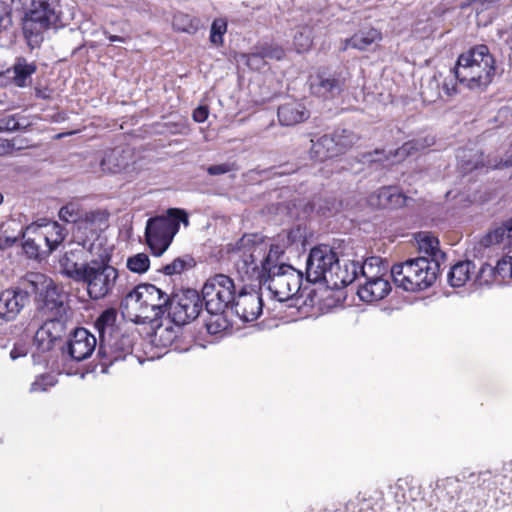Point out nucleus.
Masks as SVG:
<instances>
[{
    "label": "nucleus",
    "mask_w": 512,
    "mask_h": 512,
    "mask_svg": "<svg viewBox=\"0 0 512 512\" xmlns=\"http://www.w3.org/2000/svg\"><path fill=\"white\" fill-rule=\"evenodd\" d=\"M294 242V232L278 235L269 243L257 234L244 235L233 250L238 274L243 280L258 281L280 302L293 298L300 290L302 273L294 267L279 263L285 248Z\"/></svg>",
    "instance_id": "1"
},
{
    "label": "nucleus",
    "mask_w": 512,
    "mask_h": 512,
    "mask_svg": "<svg viewBox=\"0 0 512 512\" xmlns=\"http://www.w3.org/2000/svg\"><path fill=\"white\" fill-rule=\"evenodd\" d=\"M17 226L15 220L7 221L0 227V247H10L23 239V249L29 257L49 255L65 240L67 231L58 222H34L20 229L15 235H9V229Z\"/></svg>",
    "instance_id": "2"
},
{
    "label": "nucleus",
    "mask_w": 512,
    "mask_h": 512,
    "mask_svg": "<svg viewBox=\"0 0 512 512\" xmlns=\"http://www.w3.org/2000/svg\"><path fill=\"white\" fill-rule=\"evenodd\" d=\"M495 71V59L486 45H477L462 53L454 67L455 78L470 90L486 88Z\"/></svg>",
    "instance_id": "3"
},
{
    "label": "nucleus",
    "mask_w": 512,
    "mask_h": 512,
    "mask_svg": "<svg viewBox=\"0 0 512 512\" xmlns=\"http://www.w3.org/2000/svg\"><path fill=\"white\" fill-rule=\"evenodd\" d=\"M438 273V264L429 261L428 257L409 259L391 268L395 285L408 292L421 291L432 286Z\"/></svg>",
    "instance_id": "4"
},
{
    "label": "nucleus",
    "mask_w": 512,
    "mask_h": 512,
    "mask_svg": "<svg viewBox=\"0 0 512 512\" xmlns=\"http://www.w3.org/2000/svg\"><path fill=\"white\" fill-rule=\"evenodd\" d=\"M306 274L310 282L323 280L337 288L350 284L354 279L341 271L336 253L326 245L311 249L306 262Z\"/></svg>",
    "instance_id": "5"
},
{
    "label": "nucleus",
    "mask_w": 512,
    "mask_h": 512,
    "mask_svg": "<svg viewBox=\"0 0 512 512\" xmlns=\"http://www.w3.org/2000/svg\"><path fill=\"white\" fill-rule=\"evenodd\" d=\"M181 223L188 226V215L184 210L177 208H171L165 215L147 220L145 238L155 256L162 255L168 249Z\"/></svg>",
    "instance_id": "6"
},
{
    "label": "nucleus",
    "mask_w": 512,
    "mask_h": 512,
    "mask_svg": "<svg viewBox=\"0 0 512 512\" xmlns=\"http://www.w3.org/2000/svg\"><path fill=\"white\" fill-rule=\"evenodd\" d=\"M22 285L34 293L37 298V314L39 317H63L66 313L65 295L53 280L38 272L28 273Z\"/></svg>",
    "instance_id": "7"
},
{
    "label": "nucleus",
    "mask_w": 512,
    "mask_h": 512,
    "mask_svg": "<svg viewBox=\"0 0 512 512\" xmlns=\"http://www.w3.org/2000/svg\"><path fill=\"white\" fill-rule=\"evenodd\" d=\"M56 8V4L46 0H33L26 11L22 21V29L27 45L31 50L40 47L44 39V33L61 21Z\"/></svg>",
    "instance_id": "8"
},
{
    "label": "nucleus",
    "mask_w": 512,
    "mask_h": 512,
    "mask_svg": "<svg viewBox=\"0 0 512 512\" xmlns=\"http://www.w3.org/2000/svg\"><path fill=\"white\" fill-rule=\"evenodd\" d=\"M119 277L118 270L99 261L84 264L83 274L78 282L85 284L89 297L100 300L110 295Z\"/></svg>",
    "instance_id": "9"
},
{
    "label": "nucleus",
    "mask_w": 512,
    "mask_h": 512,
    "mask_svg": "<svg viewBox=\"0 0 512 512\" xmlns=\"http://www.w3.org/2000/svg\"><path fill=\"white\" fill-rule=\"evenodd\" d=\"M234 296V281L227 275L217 274L205 282L200 297L208 314H218L225 313L232 305Z\"/></svg>",
    "instance_id": "10"
},
{
    "label": "nucleus",
    "mask_w": 512,
    "mask_h": 512,
    "mask_svg": "<svg viewBox=\"0 0 512 512\" xmlns=\"http://www.w3.org/2000/svg\"><path fill=\"white\" fill-rule=\"evenodd\" d=\"M380 259L371 257L362 266L365 281L360 284L358 296L365 302H376L385 298L391 291L389 281L380 274Z\"/></svg>",
    "instance_id": "11"
},
{
    "label": "nucleus",
    "mask_w": 512,
    "mask_h": 512,
    "mask_svg": "<svg viewBox=\"0 0 512 512\" xmlns=\"http://www.w3.org/2000/svg\"><path fill=\"white\" fill-rule=\"evenodd\" d=\"M202 310V300L196 290L188 289L170 297L168 315L178 326L196 319Z\"/></svg>",
    "instance_id": "12"
},
{
    "label": "nucleus",
    "mask_w": 512,
    "mask_h": 512,
    "mask_svg": "<svg viewBox=\"0 0 512 512\" xmlns=\"http://www.w3.org/2000/svg\"><path fill=\"white\" fill-rule=\"evenodd\" d=\"M483 154L477 148H461L457 154L459 172L464 175L477 170L479 168L487 167L493 169H504L512 167V154L507 155L504 159H488L483 161Z\"/></svg>",
    "instance_id": "13"
},
{
    "label": "nucleus",
    "mask_w": 512,
    "mask_h": 512,
    "mask_svg": "<svg viewBox=\"0 0 512 512\" xmlns=\"http://www.w3.org/2000/svg\"><path fill=\"white\" fill-rule=\"evenodd\" d=\"M134 152L130 148L117 147L104 153L94 172L131 174L136 170Z\"/></svg>",
    "instance_id": "14"
},
{
    "label": "nucleus",
    "mask_w": 512,
    "mask_h": 512,
    "mask_svg": "<svg viewBox=\"0 0 512 512\" xmlns=\"http://www.w3.org/2000/svg\"><path fill=\"white\" fill-rule=\"evenodd\" d=\"M142 295L143 291L139 285L129 292L120 306L122 314L135 323L153 322L155 321V313L150 311Z\"/></svg>",
    "instance_id": "15"
},
{
    "label": "nucleus",
    "mask_w": 512,
    "mask_h": 512,
    "mask_svg": "<svg viewBox=\"0 0 512 512\" xmlns=\"http://www.w3.org/2000/svg\"><path fill=\"white\" fill-rule=\"evenodd\" d=\"M29 289L8 288L0 292V319L13 321L29 302Z\"/></svg>",
    "instance_id": "16"
},
{
    "label": "nucleus",
    "mask_w": 512,
    "mask_h": 512,
    "mask_svg": "<svg viewBox=\"0 0 512 512\" xmlns=\"http://www.w3.org/2000/svg\"><path fill=\"white\" fill-rule=\"evenodd\" d=\"M262 298L256 290H241L234 296L231 308L244 322L256 320L262 313Z\"/></svg>",
    "instance_id": "17"
},
{
    "label": "nucleus",
    "mask_w": 512,
    "mask_h": 512,
    "mask_svg": "<svg viewBox=\"0 0 512 512\" xmlns=\"http://www.w3.org/2000/svg\"><path fill=\"white\" fill-rule=\"evenodd\" d=\"M343 79L336 73L318 71L310 76L309 88L313 95L324 99L335 98L342 91Z\"/></svg>",
    "instance_id": "18"
},
{
    "label": "nucleus",
    "mask_w": 512,
    "mask_h": 512,
    "mask_svg": "<svg viewBox=\"0 0 512 512\" xmlns=\"http://www.w3.org/2000/svg\"><path fill=\"white\" fill-rule=\"evenodd\" d=\"M44 323L39 327L34 336V343L42 352L52 349L56 340L65 334V323L62 317H40Z\"/></svg>",
    "instance_id": "19"
},
{
    "label": "nucleus",
    "mask_w": 512,
    "mask_h": 512,
    "mask_svg": "<svg viewBox=\"0 0 512 512\" xmlns=\"http://www.w3.org/2000/svg\"><path fill=\"white\" fill-rule=\"evenodd\" d=\"M96 338L85 328H77L68 342L71 358L82 361L89 358L96 348Z\"/></svg>",
    "instance_id": "20"
},
{
    "label": "nucleus",
    "mask_w": 512,
    "mask_h": 512,
    "mask_svg": "<svg viewBox=\"0 0 512 512\" xmlns=\"http://www.w3.org/2000/svg\"><path fill=\"white\" fill-rule=\"evenodd\" d=\"M420 147H423L418 143V141H409L404 143L400 148L396 149L393 153L389 152L385 153L383 150H374L373 152H368L362 155L361 162L364 164H373V163H384L389 162L391 158H396L395 162L404 160L406 157L411 155L414 151H417ZM394 163V161H391Z\"/></svg>",
    "instance_id": "21"
},
{
    "label": "nucleus",
    "mask_w": 512,
    "mask_h": 512,
    "mask_svg": "<svg viewBox=\"0 0 512 512\" xmlns=\"http://www.w3.org/2000/svg\"><path fill=\"white\" fill-rule=\"evenodd\" d=\"M277 115L282 126H294L306 121L310 113L302 102L289 100L278 107Z\"/></svg>",
    "instance_id": "22"
},
{
    "label": "nucleus",
    "mask_w": 512,
    "mask_h": 512,
    "mask_svg": "<svg viewBox=\"0 0 512 512\" xmlns=\"http://www.w3.org/2000/svg\"><path fill=\"white\" fill-rule=\"evenodd\" d=\"M140 289L143 291L142 297L147 302L152 313H155V320L163 315L170 301V296L152 284H141Z\"/></svg>",
    "instance_id": "23"
},
{
    "label": "nucleus",
    "mask_w": 512,
    "mask_h": 512,
    "mask_svg": "<svg viewBox=\"0 0 512 512\" xmlns=\"http://www.w3.org/2000/svg\"><path fill=\"white\" fill-rule=\"evenodd\" d=\"M381 38V33L377 29H363L355 33L351 38L345 39L341 49L343 51L347 50L348 48L366 50L372 44L380 41Z\"/></svg>",
    "instance_id": "24"
},
{
    "label": "nucleus",
    "mask_w": 512,
    "mask_h": 512,
    "mask_svg": "<svg viewBox=\"0 0 512 512\" xmlns=\"http://www.w3.org/2000/svg\"><path fill=\"white\" fill-rule=\"evenodd\" d=\"M81 254L82 248L77 247L65 252L59 261L62 273L76 282H78L84 270V264L80 265L78 263Z\"/></svg>",
    "instance_id": "25"
},
{
    "label": "nucleus",
    "mask_w": 512,
    "mask_h": 512,
    "mask_svg": "<svg viewBox=\"0 0 512 512\" xmlns=\"http://www.w3.org/2000/svg\"><path fill=\"white\" fill-rule=\"evenodd\" d=\"M417 243L420 252L428 255L430 257L429 261L438 264L440 270V265L445 261L446 255L439 249V240L428 233H420Z\"/></svg>",
    "instance_id": "26"
},
{
    "label": "nucleus",
    "mask_w": 512,
    "mask_h": 512,
    "mask_svg": "<svg viewBox=\"0 0 512 512\" xmlns=\"http://www.w3.org/2000/svg\"><path fill=\"white\" fill-rule=\"evenodd\" d=\"M311 142L310 155L313 159L325 161L338 156V148H336V143L331 135H323L316 140H311Z\"/></svg>",
    "instance_id": "27"
},
{
    "label": "nucleus",
    "mask_w": 512,
    "mask_h": 512,
    "mask_svg": "<svg viewBox=\"0 0 512 512\" xmlns=\"http://www.w3.org/2000/svg\"><path fill=\"white\" fill-rule=\"evenodd\" d=\"M36 69L37 66L34 62H28L23 57L17 58L13 65V83L18 87L29 86Z\"/></svg>",
    "instance_id": "28"
},
{
    "label": "nucleus",
    "mask_w": 512,
    "mask_h": 512,
    "mask_svg": "<svg viewBox=\"0 0 512 512\" xmlns=\"http://www.w3.org/2000/svg\"><path fill=\"white\" fill-rule=\"evenodd\" d=\"M475 265L471 261H462L455 264L449 274L448 281L453 287H462L469 279Z\"/></svg>",
    "instance_id": "29"
},
{
    "label": "nucleus",
    "mask_w": 512,
    "mask_h": 512,
    "mask_svg": "<svg viewBox=\"0 0 512 512\" xmlns=\"http://www.w3.org/2000/svg\"><path fill=\"white\" fill-rule=\"evenodd\" d=\"M59 217L61 220L65 222L78 223L77 229L80 232L82 229H88V226H91L90 222H82V211L79 206L75 203H69L63 206L59 211Z\"/></svg>",
    "instance_id": "30"
},
{
    "label": "nucleus",
    "mask_w": 512,
    "mask_h": 512,
    "mask_svg": "<svg viewBox=\"0 0 512 512\" xmlns=\"http://www.w3.org/2000/svg\"><path fill=\"white\" fill-rule=\"evenodd\" d=\"M368 201L379 208H396L405 203L404 194H369Z\"/></svg>",
    "instance_id": "31"
},
{
    "label": "nucleus",
    "mask_w": 512,
    "mask_h": 512,
    "mask_svg": "<svg viewBox=\"0 0 512 512\" xmlns=\"http://www.w3.org/2000/svg\"><path fill=\"white\" fill-rule=\"evenodd\" d=\"M331 136L336 143V148H338V155L351 148L358 139L353 132L347 129L337 130Z\"/></svg>",
    "instance_id": "32"
},
{
    "label": "nucleus",
    "mask_w": 512,
    "mask_h": 512,
    "mask_svg": "<svg viewBox=\"0 0 512 512\" xmlns=\"http://www.w3.org/2000/svg\"><path fill=\"white\" fill-rule=\"evenodd\" d=\"M293 45L297 52H305L312 45V31L310 27H299L293 36Z\"/></svg>",
    "instance_id": "33"
},
{
    "label": "nucleus",
    "mask_w": 512,
    "mask_h": 512,
    "mask_svg": "<svg viewBox=\"0 0 512 512\" xmlns=\"http://www.w3.org/2000/svg\"><path fill=\"white\" fill-rule=\"evenodd\" d=\"M476 282L479 286H490L493 284H501L498 275L496 274L495 267L485 263L481 266Z\"/></svg>",
    "instance_id": "34"
},
{
    "label": "nucleus",
    "mask_w": 512,
    "mask_h": 512,
    "mask_svg": "<svg viewBox=\"0 0 512 512\" xmlns=\"http://www.w3.org/2000/svg\"><path fill=\"white\" fill-rule=\"evenodd\" d=\"M117 313L114 309H107L95 321V327L100 337L103 338L107 330H112L116 321Z\"/></svg>",
    "instance_id": "35"
},
{
    "label": "nucleus",
    "mask_w": 512,
    "mask_h": 512,
    "mask_svg": "<svg viewBox=\"0 0 512 512\" xmlns=\"http://www.w3.org/2000/svg\"><path fill=\"white\" fill-rule=\"evenodd\" d=\"M505 238H507V230L502 225L483 236L479 244L484 248H488L502 243Z\"/></svg>",
    "instance_id": "36"
},
{
    "label": "nucleus",
    "mask_w": 512,
    "mask_h": 512,
    "mask_svg": "<svg viewBox=\"0 0 512 512\" xmlns=\"http://www.w3.org/2000/svg\"><path fill=\"white\" fill-rule=\"evenodd\" d=\"M210 318L205 320V326L209 334H218L227 329L228 321L224 313L209 314Z\"/></svg>",
    "instance_id": "37"
},
{
    "label": "nucleus",
    "mask_w": 512,
    "mask_h": 512,
    "mask_svg": "<svg viewBox=\"0 0 512 512\" xmlns=\"http://www.w3.org/2000/svg\"><path fill=\"white\" fill-rule=\"evenodd\" d=\"M150 265L148 255L144 253H138L127 260V267L130 271L135 273H144L148 270Z\"/></svg>",
    "instance_id": "38"
},
{
    "label": "nucleus",
    "mask_w": 512,
    "mask_h": 512,
    "mask_svg": "<svg viewBox=\"0 0 512 512\" xmlns=\"http://www.w3.org/2000/svg\"><path fill=\"white\" fill-rule=\"evenodd\" d=\"M496 274L500 282H506L512 279V256L502 257L495 266Z\"/></svg>",
    "instance_id": "39"
},
{
    "label": "nucleus",
    "mask_w": 512,
    "mask_h": 512,
    "mask_svg": "<svg viewBox=\"0 0 512 512\" xmlns=\"http://www.w3.org/2000/svg\"><path fill=\"white\" fill-rule=\"evenodd\" d=\"M227 31V21L224 18H217L212 22L210 40L214 44L223 42V35Z\"/></svg>",
    "instance_id": "40"
},
{
    "label": "nucleus",
    "mask_w": 512,
    "mask_h": 512,
    "mask_svg": "<svg viewBox=\"0 0 512 512\" xmlns=\"http://www.w3.org/2000/svg\"><path fill=\"white\" fill-rule=\"evenodd\" d=\"M238 169L235 162L227 161L218 164H212L206 168L210 176H220L227 173L235 172Z\"/></svg>",
    "instance_id": "41"
},
{
    "label": "nucleus",
    "mask_w": 512,
    "mask_h": 512,
    "mask_svg": "<svg viewBox=\"0 0 512 512\" xmlns=\"http://www.w3.org/2000/svg\"><path fill=\"white\" fill-rule=\"evenodd\" d=\"M421 93L429 101H434L440 96L439 79L436 75L430 78L425 85H422Z\"/></svg>",
    "instance_id": "42"
},
{
    "label": "nucleus",
    "mask_w": 512,
    "mask_h": 512,
    "mask_svg": "<svg viewBox=\"0 0 512 512\" xmlns=\"http://www.w3.org/2000/svg\"><path fill=\"white\" fill-rule=\"evenodd\" d=\"M173 26L176 30L186 33H193L196 30L192 19L186 14H178L174 17Z\"/></svg>",
    "instance_id": "43"
},
{
    "label": "nucleus",
    "mask_w": 512,
    "mask_h": 512,
    "mask_svg": "<svg viewBox=\"0 0 512 512\" xmlns=\"http://www.w3.org/2000/svg\"><path fill=\"white\" fill-rule=\"evenodd\" d=\"M23 127L14 115H6L0 118V132H13Z\"/></svg>",
    "instance_id": "44"
},
{
    "label": "nucleus",
    "mask_w": 512,
    "mask_h": 512,
    "mask_svg": "<svg viewBox=\"0 0 512 512\" xmlns=\"http://www.w3.org/2000/svg\"><path fill=\"white\" fill-rule=\"evenodd\" d=\"M11 24V10L6 3L0 2V33L7 30Z\"/></svg>",
    "instance_id": "45"
},
{
    "label": "nucleus",
    "mask_w": 512,
    "mask_h": 512,
    "mask_svg": "<svg viewBox=\"0 0 512 512\" xmlns=\"http://www.w3.org/2000/svg\"><path fill=\"white\" fill-rule=\"evenodd\" d=\"M185 266V260H183L182 258H176L171 263L165 265L162 268V271L166 275L180 274L185 269Z\"/></svg>",
    "instance_id": "46"
},
{
    "label": "nucleus",
    "mask_w": 512,
    "mask_h": 512,
    "mask_svg": "<svg viewBox=\"0 0 512 512\" xmlns=\"http://www.w3.org/2000/svg\"><path fill=\"white\" fill-rule=\"evenodd\" d=\"M458 81L455 78V74L453 73V76L450 77V79H445L443 81V91L447 96H452L457 93V83Z\"/></svg>",
    "instance_id": "47"
},
{
    "label": "nucleus",
    "mask_w": 512,
    "mask_h": 512,
    "mask_svg": "<svg viewBox=\"0 0 512 512\" xmlns=\"http://www.w3.org/2000/svg\"><path fill=\"white\" fill-rule=\"evenodd\" d=\"M28 353V348L24 343H17L14 345L13 349L10 351V358L12 360H16L20 357L26 356Z\"/></svg>",
    "instance_id": "48"
},
{
    "label": "nucleus",
    "mask_w": 512,
    "mask_h": 512,
    "mask_svg": "<svg viewBox=\"0 0 512 512\" xmlns=\"http://www.w3.org/2000/svg\"><path fill=\"white\" fill-rule=\"evenodd\" d=\"M21 147H15L13 141L0 138V156L10 154L13 150H20Z\"/></svg>",
    "instance_id": "49"
},
{
    "label": "nucleus",
    "mask_w": 512,
    "mask_h": 512,
    "mask_svg": "<svg viewBox=\"0 0 512 512\" xmlns=\"http://www.w3.org/2000/svg\"><path fill=\"white\" fill-rule=\"evenodd\" d=\"M208 108L206 106H199L193 112V119L196 122L202 123L208 118Z\"/></svg>",
    "instance_id": "50"
},
{
    "label": "nucleus",
    "mask_w": 512,
    "mask_h": 512,
    "mask_svg": "<svg viewBox=\"0 0 512 512\" xmlns=\"http://www.w3.org/2000/svg\"><path fill=\"white\" fill-rule=\"evenodd\" d=\"M160 333V337H162L163 333L167 334V341L172 342L176 338V334L172 329L165 328V329H159L156 334Z\"/></svg>",
    "instance_id": "51"
},
{
    "label": "nucleus",
    "mask_w": 512,
    "mask_h": 512,
    "mask_svg": "<svg viewBox=\"0 0 512 512\" xmlns=\"http://www.w3.org/2000/svg\"><path fill=\"white\" fill-rule=\"evenodd\" d=\"M104 34L107 35L108 39L111 42H121V43H124L126 41V39L124 37L108 34L107 31H104Z\"/></svg>",
    "instance_id": "52"
},
{
    "label": "nucleus",
    "mask_w": 512,
    "mask_h": 512,
    "mask_svg": "<svg viewBox=\"0 0 512 512\" xmlns=\"http://www.w3.org/2000/svg\"><path fill=\"white\" fill-rule=\"evenodd\" d=\"M503 226L507 230V238L512 237V217L503 223Z\"/></svg>",
    "instance_id": "53"
},
{
    "label": "nucleus",
    "mask_w": 512,
    "mask_h": 512,
    "mask_svg": "<svg viewBox=\"0 0 512 512\" xmlns=\"http://www.w3.org/2000/svg\"><path fill=\"white\" fill-rule=\"evenodd\" d=\"M45 389L42 387V384L38 381H35L31 384L30 391L31 392H37V391H44Z\"/></svg>",
    "instance_id": "54"
},
{
    "label": "nucleus",
    "mask_w": 512,
    "mask_h": 512,
    "mask_svg": "<svg viewBox=\"0 0 512 512\" xmlns=\"http://www.w3.org/2000/svg\"><path fill=\"white\" fill-rule=\"evenodd\" d=\"M20 229H24L23 227H21L18 223H17V226H13V229H9V232L8 234L9 235H15L17 233L18 230Z\"/></svg>",
    "instance_id": "55"
},
{
    "label": "nucleus",
    "mask_w": 512,
    "mask_h": 512,
    "mask_svg": "<svg viewBox=\"0 0 512 512\" xmlns=\"http://www.w3.org/2000/svg\"><path fill=\"white\" fill-rule=\"evenodd\" d=\"M282 56H283V51L282 50L277 49V50L274 51L273 57H275L276 59H281Z\"/></svg>",
    "instance_id": "56"
},
{
    "label": "nucleus",
    "mask_w": 512,
    "mask_h": 512,
    "mask_svg": "<svg viewBox=\"0 0 512 512\" xmlns=\"http://www.w3.org/2000/svg\"><path fill=\"white\" fill-rule=\"evenodd\" d=\"M3 202V195L0 194V204Z\"/></svg>",
    "instance_id": "57"
},
{
    "label": "nucleus",
    "mask_w": 512,
    "mask_h": 512,
    "mask_svg": "<svg viewBox=\"0 0 512 512\" xmlns=\"http://www.w3.org/2000/svg\"><path fill=\"white\" fill-rule=\"evenodd\" d=\"M37 97H44L43 93L37 94Z\"/></svg>",
    "instance_id": "58"
},
{
    "label": "nucleus",
    "mask_w": 512,
    "mask_h": 512,
    "mask_svg": "<svg viewBox=\"0 0 512 512\" xmlns=\"http://www.w3.org/2000/svg\"><path fill=\"white\" fill-rule=\"evenodd\" d=\"M37 97H44L43 93L37 94Z\"/></svg>",
    "instance_id": "59"
},
{
    "label": "nucleus",
    "mask_w": 512,
    "mask_h": 512,
    "mask_svg": "<svg viewBox=\"0 0 512 512\" xmlns=\"http://www.w3.org/2000/svg\"><path fill=\"white\" fill-rule=\"evenodd\" d=\"M506 112H507L506 110H501V111H500V114H504V113H506Z\"/></svg>",
    "instance_id": "60"
},
{
    "label": "nucleus",
    "mask_w": 512,
    "mask_h": 512,
    "mask_svg": "<svg viewBox=\"0 0 512 512\" xmlns=\"http://www.w3.org/2000/svg\"><path fill=\"white\" fill-rule=\"evenodd\" d=\"M90 233H91V236L93 237L94 236V232L92 230H90Z\"/></svg>",
    "instance_id": "61"
}]
</instances>
